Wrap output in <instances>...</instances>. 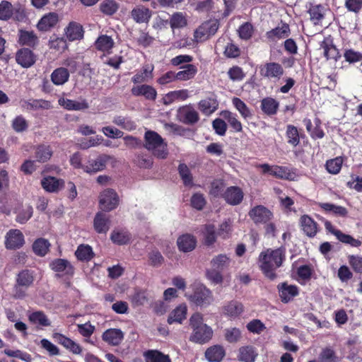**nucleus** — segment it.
<instances>
[{"label":"nucleus","mask_w":362,"mask_h":362,"mask_svg":"<svg viewBox=\"0 0 362 362\" xmlns=\"http://www.w3.org/2000/svg\"><path fill=\"white\" fill-rule=\"evenodd\" d=\"M320 48L322 49L323 55L327 60L334 59V61H337L340 57L339 50L336 48L332 40L329 38H325L321 42Z\"/></svg>","instance_id":"obj_25"},{"label":"nucleus","mask_w":362,"mask_h":362,"mask_svg":"<svg viewBox=\"0 0 362 362\" xmlns=\"http://www.w3.org/2000/svg\"><path fill=\"white\" fill-rule=\"evenodd\" d=\"M230 263V258L226 255H218L210 261V267L206 271V278L215 284H220L223 281V271L227 269Z\"/></svg>","instance_id":"obj_3"},{"label":"nucleus","mask_w":362,"mask_h":362,"mask_svg":"<svg viewBox=\"0 0 362 362\" xmlns=\"http://www.w3.org/2000/svg\"><path fill=\"white\" fill-rule=\"evenodd\" d=\"M114 44L115 42L112 38L106 35L100 36L95 43L98 49L107 52H110V50L113 47Z\"/></svg>","instance_id":"obj_43"},{"label":"nucleus","mask_w":362,"mask_h":362,"mask_svg":"<svg viewBox=\"0 0 362 362\" xmlns=\"http://www.w3.org/2000/svg\"><path fill=\"white\" fill-rule=\"evenodd\" d=\"M49 46L51 49L59 52H64L68 47L66 40L63 37H51L49 41Z\"/></svg>","instance_id":"obj_60"},{"label":"nucleus","mask_w":362,"mask_h":362,"mask_svg":"<svg viewBox=\"0 0 362 362\" xmlns=\"http://www.w3.org/2000/svg\"><path fill=\"white\" fill-rule=\"evenodd\" d=\"M188 299L201 307L208 306L214 300L211 291L204 286H198L194 293L188 296Z\"/></svg>","instance_id":"obj_9"},{"label":"nucleus","mask_w":362,"mask_h":362,"mask_svg":"<svg viewBox=\"0 0 362 362\" xmlns=\"http://www.w3.org/2000/svg\"><path fill=\"white\" fill-rule=\"evenodd\" d=\"M224 337L228 342L236 343L242 338V332L237 327H230L225 329Z\"/></svg>","instance_id":"obj_56"},{"label":"nucleus","mask_w":362,"mask_h":362,"mask_svg":"<svg viewBox=\"0 0 362 362\" xmlns=\"http://www.w3.org/2000/svg\"><path fill=\"white\" fill-rule=\"evenodd\" d=\"M25 243L24 235L18 229L10 230L6 235L5 246L8 250L19 249Z\"/></svg>","instance_id":"obj_11"},{"label":"nucleus","mask_w":362,"mask_h":362,"mask_svg":"<svg viewBox=\"0 0 362 362\" xmlns=\"http://www.w3.org/2000/svg\"><path fill=\"white\" fill-rule=\"evenodd\" d=\"M69 71L64 67H59L54 69L50 75L52 82L56 86H62L69 78Z\"/></svg>","instance_id":"obj_32"},{"label":"nucleus","mask_w":362,"mask_h":362,"mask_svg":"<svg viewBox=\"0 0 362 362\" xmlns=\"http://www.w3.org/2000/svg\"><path fill=\"white\" fill-rule=\"evenodd\" d=\"M50 243L44 238H38L33 244V250L38 256L43 257L49 251Z\"/></svg>","instance_id":"obj_44"},{"label":"nucleus","mask_w":362,"mask_h":362,"mask_svg":"<svg viewBox=\"0 0 362 362\" xmlns=\"http://www.w3.org/2000/svg\"><path fill=\"white\" fill-rule=\"evenodd\" d=\"M59 104L68 110H82L87 109L88 105L85 102H78L68 98H61L58 100Z\"/></svg>","instance_id":"obj_40"},{"label":"nucleus","mask_w":362,"mask_h":362,"mask_svg":"<svg viewBox=\"0 0 362 362\" xmlns=\"http://www.w3.org/2000/svg\"><path fill=\"white\" fill-rule=\"evenodd\" d=\"M53 337L59 344H62L73 354H80L81 353L82 349L81 346L64 335L59 333H54Z\"/></svg>","instance_id":"obj_20"},{"label":"nucleus","mask_w":362,"mask_h":362,"mask_svg":"<svg viewBox=\"0 0 362 362\" xmlns=\"http://www.w3.org/2000/svg\"><path fill=\"white\" fill-rule=\"evenodd\" d=\"M189 98V91L186 89L170 91L165 94L163 98V103L170 105L176 100L183 101Z\"/></svg>","instance_id":"obj_37"},{"label":"nucleus","mask_w":362,"mask_h":362,"mask_svg":"<svg viewBox=\"0 0 362 362\" xmlns=\"http://www.w3.org/2000/svg\"><path fill=\"white\" fill-rule=\"evenodd\" d=\"M107 156L103 155L94 160H90L84 165L83 172L88 174H94L103 170L106 167Z\"/></svg>","instance_id":"obj_16"},{"label":"nucleus","mask_w":362,"mask_h":362,"mask_svg":"<svg viewBox=\"0 0 362 362\" xmlns=\"http://www.w3.org/2000/svg\"><path fill=\"white\" fill-rule=\"evenodd\" d=\"M110 226L109 217L103 212H98L95 214L93 220V227L98 233H106Z\"/></svg>","instance_id":"obj_24"},{"label":"nucleus","mask_w":362,"mask_h":362,"mask_svg":"<svg viewBox=\"0 0 362 362\" xmlns=\"http://www.w3.org/2000/svg\"><path fill=\"white\" fill-rule=\"evenodd\" d=\"M103 340L112 346L119 345L124 339V333L119 329H108L102 336Z\"/></svg>","instance_id":"obj_21"},{"label":"nucleus","mask_w":362,"mask_h":362,"mask_svg":"<svg viewBox=\"0 0 362 362\" xmlns=\"http://www.w3.org/2000/svg\"><path fill=\"white\" fill-rule=\"evenodd\" d=\"M243 311V305L237 300L229 301L223 307V313L233 319L238 317Z\"/></svg>","instance_id":"obj_23"},{"label":"nucleus","mask_w":362,"mask_h":362,"mask_svg":"<svg viewBox=\"0 0 362 362\" xmlns=\"http://www.w3.org/2000/svg\"><path fill=\"white\" fill-rule=\"evenodd\" d=\"M257 167L262 169V173L269 174L277 179L295 180L297 177L296 171L286 166L264 163L259 164Z\"/></svg>","instance_id":"obj_5"},{"label":"nucleus","mask_w":362,"mask_h":362,"mask_svg":"<svg viewBox=\"0 0 362 362\" xmlns=\"http://www.w3.org/2000/svg\"><path fill=\"white\" fill-rule=\"evenodd\" d=\"M232 103L235 109L240 112L243 119H248L252 117V113L251 110L240 98L234 97L232 99Z\"/></svg>","instance_id":"obj_45"},{"label":"nucleus","mask_w":362,"mask_h":362,"mask_svg":"<svg viewBox=\"0 0 362 362\" xmlns=\"http://www.w3.org/2000/svg\"><path fill=\"white\" fill-rule=\"evenodd\" d=\"M320 362H338V358L334 351L329 348L322 351L319 356Z\"/></svg>","instance_id":"obj_64"},{"label":"nucleus","mask_w":362,"mask_h":362,"mask_svg":"<svg viewBox=\"0 0 362 362\" xmlns=\"http://www.w3.org/2000/svg\"><path fill=\"white\" fill-rule=\"evenodd\" d=\"M16 62L21 66L28 68L31 66L35 62V57L31 50L21 49L16 53Z\"/></svg>","instance_id":"obj_27"},{"label":"nucleus","mask_w":362,"mask_h":362,"mask_svg":"<svg viewBox=\"0 0 362 362\" xmlns=\"http://www.w3.org/2000/svg\"><path fill=\"white\" fill-rule=\"evenodd\" d=\"M177 245L180 251L189 252L194 250L197 245L196 238L189 233L183 234L178 237Z\"/></svg>","instance_id":"obj_17"},{"label":"nucleus","mask_w":362,"mask_h":362,"mask_svg":"<svg viewBox=\"0 0 362 362\" xmlns=\"http://www.w3.org/2000/svg\"><path fill=\"white\" fill-rule=\"evenodd\" d=\"M332 234H334L337 238L342 243L349 244L354 247H358L361 245V241L354 239L349 235L343 233L340 230H332Z\"/></svg>","instance_id":"obj_58"},{"label":"nucleus","mask_w":362,"mask_h":362,"mask_svg":"<svg viewBox=\"0 0 362 362\" xmlns=\"http://www.w3.org/2000/svg\"><path fill=\"white\" fill-rule=\"evenodd\" d=\"M181 69L182 70L175 74L176 80L188 81L193 78L197 73V69L194 64H188Z\"/></svg>","instance_id":"obj_39"},{"label":"nucleus","mask_w":362,"mask_h":362,"mask_svg":"<svg viewBox=\"0 0 362 362\" xmlns=\"http://www.w3.org/2000/svg\"><path fill=\"white\" fill-rule=\"evenodd\" d=\"M177 119L185 124H194L199 120L197 110L192 105H183L177 111Z\"/></svg>","instance_id":"obj_8"},{"label":"nucleus","mask_w":362,"mask_h":362,"mask_svg":"<svg viewBox=\"0 0 362 362\" xmlns=\"http://www.w3.org/2000/svg\"><path fill=\"white\" fill-rule=\"evenodd\" d=\"M344 57L347 62L354 64L362 60V53L353 49H346L344 52Z\"/></svg>","instance_id":"obj_62"},{"label":"nucleus","mask_w":362,"mask_h":362,"mask_svg":"<svg viewBox=\"0 0 362 362\" xmlns=\"http://www.w3.org/2000/svg\"><path fill=\"white\" fill-rule=\"evenodd\" d=\"M153 66L146 65L141 70L136 72L132 78V81L138 85L144 82H148L153 78Z\"/></svg>","instance_id":"obj_30"},{"label":"nucleus","mask_w":362,"mask_h":362,"mask_svg":"<svg viewBox=\"0 0 362 362\" xmlns=\"http://www.w3.org/2000/svg\"><path fill=\"white\" fill-rule=\"evenodd\" d=\"M218 26V21L215 19L204 22L194 31V41L201 42L206 40L216 33Z\"/></svg>","instance_id":"obj_6"},{"label":"nucleus","mask_w":362,"mask_h":362,"mask_svg":"<svg viewBox=\"0 0 362 362\" xmlns=\"http://www.w3.org/2000/svg\"><path fill=\"white\" fill-rule=\"evenodd\" d=\"M221 116L223 119H226L229 125L236 132H240L243 129L241 122L238 119L237 115L230 111H222Z\"/></svg>","instance_id":"obj_42"},{"label":"nucleus","mask_w":362,"mask_h":362,"mask_svg":"<svg viewBox=\"0 0 362 362\" xmlns=\"http://www.w3.org/2000/svg\"><path fill=\"white\" fill-rule=\"evenodd\" d=\"M78 259L81 261H89L93 257L92 247L88 245H80L75 252Z\"/></svg>","instance_id":"obj_47"},{"label":"nucleus","mask_w":362,"mask_h":362,"mask_svg":"<svg viewBox=\"0 0 362 362\" xmlns=\"http://www.w3.org/2000/svg\"><path fill=\"white\" fill-rule=\"evenodd\" d=\"M218 106V103L214 98H206L200 100L198 108L205 115L209 116L214 112Z\"/></svg>","instance_id":"obj_31"},{"label":"nucleus","mask_w":362,"mask_h":362,"mask_svg":"<svg viewBox=\"0 0 362 362\" xmlns=\"http://www.w3.org/2000/svg\"><path fill=\"white\" fill-rule=\"evenodd\" d=\"M187 313V307L186 304L179 305L170 313L167 320L168 323L170 325L173 323L181 324L186 319Z\"/></svg>","instance_id":"obj_26"},{"label":"nucleus","mask_w":362,"mask_h":362,"mask_svg":"<svg viewBox=\"0 0 362 362\" xmlns=\"http://www.w3.org/2000/svg\"><path fill=\"white\" fill-rule=\"evenodd\" d=\"M18 42L23 45L34 46L37 42V37L33 32L21 30Z\"/></svg>","instance_id":"obj_57"},{"label":"nucleus","mask_w":362,"mask_h":362,"mask_svg":"<svg viewBox=\"0 0 362 362\" xmlns=\"http://www.w3.org/2000/svg\"><path fill=\"white\" fill-rule=\"evenodd\" d=\"M225 183L222 180H215L211 184L209 193L214 197H223Z\"/></svg>","instance_id":"obj_63"},{"label":"nucleus","mask_w":362,"mask_h":362,"mask_svg":"<svg viewBox=\"0 0 362 362\" xmlns=\"http://www.w3.org/2000/svg\"><path fill=\"white\" fill-rule=\"evenodd\" d=\"M25 107L28 110H49L52 108V105L49 101L39 99V100H31L25 102Z\"/></svg>","instance_id":"obj_50"},{"label":"nucleus","mask_w":362,"mask_h":362,"mask_svg":"<svg viewBox=\"0 0 362 362\" xmlns=\"http://www.w3.org/2000/svg\"><path fill=\"white\" fill-rule=\"evenodd\" d=\"M144 357L146 362H170L168 355L156 350L148 351L144 354Z\"/></svg>","instance_id":"obj_48"},{"label":"nucleus","mask_w":362,"mask_h":362,"mask_svg":"<svg viewBox=\"0 0 362 362\" xmlns=\"http://www.w3.org/2000/svg\"><path fill=\"white\" fill-rule=\"evenodd\" d=\"M28 318L32 323L39 325L42 327H47L51 325V322L47 315L41 311H37L31 313Z\"/></svg>","instance_id":"obj_52"},{"label":"nucleus","mask_w":362,"mask_h":362,"mask_svg":"<svg viewBox=\"0 0 362 362\" xmlns=\"http://www.w3.org/2000/svg\"><path fill=\"white\" fill-rule=\"evenodd\" d=\"M34 281L33 272L29 270H23L17 276L16 284L25 286V288L30 287Z\"/></svg>","instance_id":"obj_49"},{"label":"nucleus","mask_w":362,"mask_h":362,"mask_svg":"<svg viewBox=\"0 0 362 362\" xmlns=\"http://www.w3.org/2000/svg\"><path fill=\"white\" fill-rule=\"evenodd\" d=\"M59 21V16L57 13L50 12L45 15L38 22L37 28L40 30L47 31Z\"/></svg>","instance_id":"obj_29"},{"label":"nucleus","mask_w":362,"mask_h":362,"mask_svg":"<svg viewBox=\"0 0 362 362\" xmlns=\"http://www.w3.org/2000/svg\"><path fill=\"white\" fill-rule=\"evenodd\" d=\"M189 325L193 332L189 337L191 341L204 344L209 341L213 335L210 327L203 323V316L199 313L193 314L189 318Z\"/></svg>","instance_id":"obj_2"},{"label":"nucleus","mask_w":362,"mask_h":362,"mask_svg":"<svg viewBox=\"0 0 362 362\" xmlns=\"http://www.w3.org/2000/svg\"><path fill=\"white\" fill-rule=\"evenodd\" d=\"M131 15L136 23H146L151 16V11L144 6H138L132 11Z\"/></svg>","instance_id":"obj_34"},{"label":"nucleus","mask_w":362,"mask_h":362,"mask_svg":"<svg viewBox=\"0 0 362 362\" xmlns=\"http://www.w3.org/2000/svg\"><path fill=\"white\" fill-rule=\"evenodd\" d=\"M14 13V8L12 4L4 0L0 3V20L8 21L12 18Z\"/></svg>","instance_id":"obj_51"},{"label":"nucleus","mask_w":362,"mask_h":362,"mask_svg":"<svg viewBox=\"0 0 362 362\" xmlns=\"http://www.w3.org/2000/svg\"><path fill=\"white\" fill-rule=\"evenodd\" d=\"M300 226L304 233L309 237H313L317 232V226L316 222L308 215L301 216Z\"/></svg>","instance_id":"obj_33"},{"label":"nucleus","mask_w":362,"mask_h":362,"mask_svg":"<svg viewBox=\"0 0 362 362\" xmlns=\"http://www.w3.org/2000/svg\"><path fill=\"white\" fill-rule=\"evenodd\" d=\"M179 175L185 186L192 187L193 185V177L189 168L187 165L181 163L178 166Z\"/></svg>","instance_id":"obj_54"},{"label":"nucleus","mask_w":362,"mask_h":362,"mask_svg":"<svg viewBox=\"0 0 362 362\" xmlns=\"http://www.w3.org/2000/svg\"><path fill=\"white\" fill-rule=\"evenodd\" d=\"M65 35L70 41L81 40L83 37V27L76 22H70L65 28Z\"/></svg>","instance_id":"obj_28"},{"label":"nucleus","mask_w":362,"mask_h":362,"mask_svg":"<svg viewBox=\"0 0 362 362\" xmlns=\"http://www.w3.org/2000/svg\"><path fill=\"white\" fill-rule=\"evenodd\" d=\"M112 122L116 125L119 126L127 131H132L136 128V125L134 122L122 116H117L114 117Z\"/></svg>","instance_id":"obj_61"},{"label":"nucleus","mask_w":362,"mask_h":362,"mask_svg":"<svg viewBox=\"0 0 362 362\" xmlns=\"http://www.w3.org/2000/svg\"><path fill=\"white\" fill-rule=\"evenodd\" d=\"M257 353L251 346H242L239 349L238 359L243 362H255Z\"/></svg>","instance_id":"obj_41"},{"label":"nucleus","mask_w":362,"mask_h":362,"mask_svg":"<svg viewBox=\"0 0 362 362\" xmlns=\"http://www.w3.org/2000/svg\"><path fill=\"white\" fill-rule=\"evenodd\" d=\"M225 356V350L220 345H215L207 349L205 356L209 362H220Z\"/></svg>","instance_id":"obj_35"},{"label":"nucleus","mask_w":362,"mask_h":362,"mask_svg":"<svg viewBox=\"0 0 362 362\" xmlns=\"http://www.w3.org/2000/svg\"><path fill=\"white\" fill-rule=\"evenodd\" d=\"M290 34V28L288 24H282L274 29H272L267 33V37L272 41H276L280 39L288 37Z\"/></svg>","instance_id":"obj_36"},{"label":"nucleus","mask_w":362,"mask_h":362,"mask_svg":"<svg viewBox=\"0 0 362 362\" xmlns=\"http://www.w3.org/2000/svg\"><path fill=\"white\" fill-rule=\"evenodd\" d=\"M261 107L264 113L274 115L277 111L279 103L272 98H267L262 100Z\"/></svg>","instance_id":"obj_53"},{"label":"nucleus","mask_w":362,"mask_h":362,"mask_svg":"<svg viewBox=\"0 0 362 362\" xmlns=\"http://www.w3.org/2000/svg\"><path fill=\"white\" fill-rule=\"evenodd\" d=\"M131 238L130 233L124 229H115L110 235L111 240L117 245L127 244Z\"/></svg>","instance_id":"obj_38"},{"label":"nucleus","mask_w":362,"mask_h":362,"mask_svg":"<svg viewBox=\"0 0 362 362\" xmlns=\"http://www.w3.org/2000/svg\"><path fill=\"white\" fill-rule=\"evenodd\" d=\"M131 93L134 96H144L149 100H156L157 96L156 90L153 86L147 84L134 86L131 89Z\"/></svg>","instance_id":"obj_14"},{"label":"nucleus","mask_w":362,"mask_h":362,"mask_svg":"<svg viewBox=\"0 0 362 362\" xmlns=\"http://www.w3.org/2000/svg\"><path fill=\"white\" fill-rule=\"evenodd\" d=\"M52 150L48 145L38 146L35 150V157L37 161L45 163L50 159L52 156Z\"/></svg>","instance_id":"obj_46"},{"label":"nucleus","mask_w":362,"mask_h":362,"mask_svg":"<svg viewBox=\"0 0 362 362\" xmlns=\"http://www.w3.org/2000/svg\"><path fill=\"white\" fill-rule=\"evenodd\" d=\"M243 197L242 189L235 186L228 187L223 193L226 202L233 206L239 204L243 201Z\"/></svg>","instance_id":"obj_15"},{"label":"nucleus","mask_w":362,"mask_h":362,"mask_svg":"<svg viewBox=\"0 0 362 362\" xmlns=\"http://www.w3.org/2000/svg\"><path fill=\"white\" fill-rule=\"evenodd\" d=\"M285 257L286 250L283 247L266 249L259 255V268L267 278L274 280L276 278V270L282 266Z\"/></svg>","instance_id":"obj_1"},{"label":"nucleus","mask_w":362,"mask_h":362,"mask_svg":"<svg viewBox=\"0 0 362 362\" xmlns=\"http://www.w3.org/2000/svg\"><path fill=\"white\" fill-rule=\"evenodd\" d=\"M52 270L57 272L61 276H72L74 274V267L71 263L64 259H57L50 264Z\"/></svg>","instance_id":"obj_18"},{"label":"nucleus","mask_w":362,"mask_h":362,"mask_svg":"<svg viewBox=\"0 0 362 362\" xmlns=\"http://www.w3.org/2000/svg\"><path fill=\"white\" fill-rule=\"evenodd\" d=\"M280 298L283 303H288L298 295V288L296 285L286 282L281 283L277 286Z\"/></svg>","instance_id":"obj_13"},{"label":"nucleus","mask_w":362,"mask_h":362,"mask_svg":"<svg viewBox=\"0 0 362 362\" xmlns=\"http://www.w3.org/2000/svg\"><path fill=\"white\" fill-rule=\"evenodd\" d=\"M119 202V196L114 189H106L100 194L99 205L104 211H110L116 209Z\"/></svg>","instance_id":"obj_7"},{"label":"nucleus","mask_w":362,"mask_h":362,"mask_svg":"<svg viewBox=\"0 0 362 362\" xmlns=\"http://www.w3.org/2000/svg\"><path fill=\"white\" fill-rule=\"evenodd\" d=\"M259 73L262 76L269 80L278 81L284 75L283 66L276 62H268L260 67Z\"/></svg>","instance_id":"obj_10"},{"label":"nucleus","mask_w":362,"mask_h":362,"mask_svg":"<svg viewBox=\"0 0 362 362\" xmlns=\"http://www.w3.org/2000/svg\"><path fill=\"white\" fill-rule=\"evenodd\" d=\"M170 24L173 29L182 28L187 25L186 17L181 12H176L170 17Z\"/></svg>","instance_id":"obj_55"},{"label":"nucleus","mask_w":362,"mask_h":362,"mask_svg":"<svg viewBox=\"0 0 362 362\" xmlns=\"http://www.w3.org/2000/svg\"><path fill=\"white\" fill-rule=\"evenodd\" d=\"M249 216L255 223L265 224L272 218L273 214L265 206L259 205L250 211Z\"/></svg>","instance_id":"obj_12"},{"label":"nucleus","mask_w":362,"mask_h":362,"mask_svg":"<svg viewBox=\"0 0 362 362\" xmlns=\"http://www.w3.org/2000/svg\"><path fill=\"white\" fill-rule=\"evenodd\" d=\"M42 188L48 192H57L64 187V181L54 177L47 176L41 180Z\"/></svg>","instance_id":"obj_19"},{"label":"nucleus","mask_w":362,"mask_h":362,"mask_svg":"<svg viewBox=\"0 0 362 362\" xmlns=\"http://www.w3.org/2000/svg\"><path fill=\"white\" fill-rule=\"evenodd\" d=\"M342 163V158L337 157L334 159H331L327 161L326 168L329 173L335 175L339 173L341 168Z\"/></svg>","instance_id":"obj_59"},{"label":"nucleus","mask_w":362,"mask_h":362,"mask_svg":"<svg viewBox=\"0 0 362 362\" xmlns=\"http://www.w3.org/2000/svg\"><path fill=\"white\" fill-rule=\"evenodd\" d=\"M327 8L321 4H310L308 13L310 21L315 25H319L325 18Z\"/></svg>","instance_id":"obj_22"},{"label":"nucleus","mask_w":362,"mask_h":362,"mask_svg":"<svg viewBox=\"0 0 362 362\" xmlns=\"http://www.w3.org/2000/svg\"><path fill=\"white\" fill-rule=\"evenodd\" d=\"M144 146L158 158L164 159L168 154L167 144L156 132L147 131L144 136Z\"/></svg>","instance_id":"obj_4"}]
</instances>
